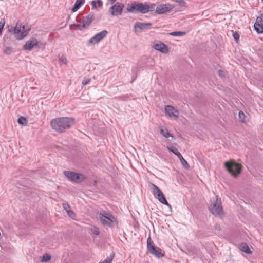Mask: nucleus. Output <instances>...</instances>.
Listing matches in <instances>:
<instances>
[{
    "label": "nucleus",
    "mask_w": 263,
    "mask_h": 263,
    "mask_svg": "<svg viewBox=\"0 0 263 263\" xmlns=\"http://www.w3.org/2000/svg\"><path fill=\"white\" fill-rule=\"evenodd\" d=\"M74 119L71 117H59L52 119L50 125L56 132L63 133L70 128L74 124Z\"/></svg>",
    "instance_id": "1"
},
{
    "label": "nucleus",
    "mask_w": 263,
    "mask_h": 263,
    "mask_svg": "<svg viewBox=\"0 0 263 263\" xmlns=\"http://www.w3.org/2000/svg\"><path fill=\"white\" fill-rule=\"evenodd\" d=\"M31 28L27 27L25 25H22L17 22L15 27H10L8 31L13 34L15 38L17 40L24 39L29 33Z\"/></svg>",
    "instance_id": "2"
},
{
    "label": "nucleus",
    "mask_w": 263,
    "mask_h": 263,
    "mask_svg": "<svg viewBox=\"0 0 263 263\" xmlns=\"http://www.w3.org/2000/svg\"><path fill=\"white\" fill-rule=\"evenodd\" d=\"M99 217L104 226L113 228L118 225V221L117 218L110 213L105 210L101 211Z\"/></svg>",
    "instance_id": "3"
},
{
    "label": "nucleus",
    "mask_w": 263,
    "mask_h": 263,
    "mask_svg": "<svg viewBox=\"0 0 263 263\" xmlns=\"http://www.w3.org/2000/svg\"><path fill=\"white\" fill-rule=\"evenodd\" d=\"M227 171L234 178H237L241 173L242 165L234 160L226 161L224 163Z\"/></svg>",
    "instance_id": "4"
},
{
    "label": "nucleus",
    "mask_w": 263,
    "mask_h": 263,
    "mask_svg": "<svg viewBox=\"0 0 263 263\" xmlns=\"http://www.w3.org/2000/svg\"><path fill=\"white\" fill-rule=\"evenodd\" d=\"M147 252L155 256L158 258H162L165 255V251L160 248L156 246L150 236L147 239Z\"/></svg>",
    "instance_id": "5"
},
{
    "label": "nucleus",
    "mask_w": 263,
    "mask_h": 263,
    "mask_svg": "<svg viewBox=\"0 0 263 263\" xmlns=\"http://www.w3.org/2000/svg\"><path fill=\"white\" fill-rule=\"evenodd\" d=\"M151 191L155 196L160 202L166 205L170 210L172 209L171 205L167 201L162 191L155 184L152 183Z\"/></svg>",
    "instance_id": "6"
},
{
    "label": "nucleus",
    "mask_w": 263,
    "mask_h": 263,
    "mask_svg": "<svg viewBox=\"0 0 263 263\" xmlns=\"http://www.w3.org/2000/svg\"><path fill=\"white\" fill-rule=\"evenodd\" d=\"M63 173L70 181L74 183L82 182L85 179L83 175L76 172L65 171Z\"/></svg>",
    "instance_id": "7"
},
{
    "label": "nucleus",
    "mask_w": 263,
    "mask_h": 263,
    "mask_svg": "<svg viewBox=\"0 0 263 263\" xmlns=\"http://www.w3.org/2000/svg\"><path fill=\"white\" fill-rule=\"evenodd\" d=\"M95 20V14L93 12H90L88 15L84 17L82 20V24H74V26L79 30H82L84 29L87 28Z\"/></svg>",
    "instance_id": "8"
},
{
    "label": "nucleus",
    "mask_w": 263,
    "mask_h": 263,
    "mask_svg": "<svg viewBox=\"0 0 263 263\" xmlns=\"http://www.w3.org/2000/svg\"><path fill=\"white\" fill-rule=\"evenodd\" d=\"M210 212L214 215L219 216L223 213L221 199L216 197V200L211 204L209 208Z\"/></svg>",
    "instance_id": "9"
},
{
    "label": "nucleus",
    "mask_w": 263,
    "mask_h": 263,
    "mask_svg": "<svg viewBox=\"0 0 263 263\" xmlns=\"http://www.w3.org/2000/svg\"><path fill=\"white\" fill-rule=\"evenodd\" d=\"M124 5L123 3L116 2L109 9V12L113 16L121 15L122 13Z\"/></svg>",
    "instance_id": "10"
},
{
    "label": "nucleus",
    "mask_w": 263,
    "mask_h": 263,
    "mask_svg": "<svg viewBox=\"0 0 263 263\" xmlns=\"http://www.w3.org/2000/svg\"><path fill=\"white\" fill-rule=\"evenodd\" d=\"M174 8V6L169 3L165 4H160L156 8L155 13L157 14H164L170 12Z\"/></svg>",
    "instance_id": "11"
},
{
    "label": "nucleus",
    "mask_w": 263,
    "mask_h": 263,
    "mask_svg": "<svg viewBox=\"0 0 263 263\" xmlns=\"http://www.w3.org/2000/svg\"><path fill=\"white\" fill-rule=\"evenodd\" d=\"M152 25L151 23L137 22L134 26L133 31L135 33H138L140 32L141 30L150 29Z\"/></svg>",
    "instance_id": "12"
},
{
    "label": "nucleus",
    "mask_w": 263,
    "mask_h": 263,
    "mask_svg": "<svg viewBox=\"0 0 263 263\" xmlns=\"http://www.w3.org/2000/svg\"><path fill=\"white\" fill-rule=\"evenodd\" d=\"M108 31L106 30H103L95 35L92 37L88 40L89 44H95L99 43L101 40L106 36Z\"/></svg>",
    "instance_id": "13"
},
{
    "label": "nucleus",
    "mask_w": 263,
    "mask_h": 263,
    "mask_svg": "<svg viewBox=\"0 0 263 263\" xmlns=\"http://www.w3.org/2000/svg\"><path fill=\"white\" fill-rule=\"evenodd\" d=\"M38 45L37 40L35 37H32L26 41L25 44L23 46V49L26 51H31L33 48H36Z\"/></svg>",
    "instance_id": "14"
},
{
    "label": "nucleus",
    "mask_w": 263,
    "mask_h": 263,
    "mask_svg": "<svg viewBox=\"0 0 263 263\" xmlns=\"http://www.w3.org/2000/svg\"><path fill=\"white\" fill-rule=\"evenodd\" d=\"M139 7L140 3H137L135 1H133L130 4H127L126 11L128 13H140Z\"/></svg>",
    "instance_id": "15"
},
{
    "label": "nucleus",
    "mask_w": 263,
    "mask_h": 263,
    "mask_svg": "<svg viewBox=\"0 0 263 263\" xmlns=\"http://www.w3.org/2000/svg\"><path fill=\"white\" fill-rule=\"evenodd\" d=\"M154 48L155 49L165 54L168 53L170 51L168 46L161 41L156 42L154 45Z\"/></svg>",
    "instance_id": "16"
},
{
    "label": "nucleus",
    "mask_w": 263,
    "mask_h": 263,
    "mask_svg": "<svg viewBox=\"0 0 263 263\" xmlns=\"http://www.w3.org/2000/svg\"><path fill=\"white\" fill-rule=\"evenodd\" d=\"M165 112L166 114L168 115L170 117L173 116L175 118H177L178 117V111L175 109V108L171 105H167L165 106Z\"/></svg>",
    "instance_id": "17"
},
{
    "label": "nucleus",
    "mask_w": 263,
    "mask_h": 263,
    "mask_svg": "<svg viewBox=\"0 0 263 263\" xmlns=\"http://www.w3.org/2000/svg\"><path fill=\"white\" fill-rule=\"evenodd\" d=\"M160 133L165 138L172 137L175 138L174 136L170 133L167 128H164L162 126L160 127Z\"/></svg>",
    "instance_id": "18"
},
{
    "label": "nucleus",
    "mask_w": 263,
    "mask_h": 263,
    "mask_svg": "<svg viewBox=\"0 0 263 263\" xmlns=\"http://www.w3.org/2000/svg\"><path fill=\"white\" fill-rule=\"evenodd\" d=\"M254 28L257 33H263V24L256 21L254 25Z\"/></svg>",
    "instance_id": "19"
},
{
    "label": "nucleus",
    "mask_w": 263,
    "mask_h": 263,
    "mask_svg": "<svg viewBox=\"0 0 263 263\" xmlns=\"http://www.w3.org/2000/svg\"><path fill=\"white\" fill-rule=\"evenodd\" d=\"M85 3V0H77L71 10L73 12H76Z\"/></svg>",
    "instance_id": "20"
},
{
    "label": "nucleus",
    "mask_w": 263,
    "mask_h": 263,
    "mask_svg": "<svg viewBox=\"0 0 263 263\" xmlns=\"http://www.w3.org/2000/svg\"><path fill=\"white\" fill-rule=\"evenodd\" d=\"M240 249L247 254H251L252 252L248 245L245 243H242L240 245Z\"/></svg>",
    "instance_id": "21"
},
{
    "label": "nucleus",
    "mask_w": 263,
    "mask_h": 263,
    "mask_svg": "<svg viewBox=\"0 0 263 263\" xmlns=\"http://www.w3.org/2000/svg\"><path fill=\"white\" fill-rule=\"evenodd\" d=\"M177 157L179 159L183 166L186 169L189 168L190 166L187 162L184 159L182 155L181 154H179V155H178Z\"/></svg>",
    "instance_id": "22"
},
{
    "label": "nucleus",
    "mask_w": 263,
    "mask_h": 263,
    "mask_svg": "<svg viewBox=\"0 0 263 263\" xmlns=\"http://www.w3.org/2000/svg\"><path fill=\"white\" fill-rule=\"evenodd\" d=\"M139 10H140V13H141L143 14L147 13V4L140 3Z\"/></svg>",
    "instance_id": "23"
},
{
    "label": "nucleus",
    "mask_w": 263,
    "mask_h": 263,
    "mask_svg": "<svg viewBox=\"0 0 263 263\" xmlns=\"http://www.w3.org/2000/svg\"><path fill=\"white\" fill-rule=\"evenodd\" d=\"M115 255V253L112 252L109 256L107 257L104 261L99 263H111Z\"/></svg>",
    "instance_id": "24"
},
{
    "label": "nucleus",
    "mask_w": 263,
    "mask_h": 263,
    "mask_svg": "<svg viewBox=\"0 0 263 263\" xmlns=\"http://www.w3.org/2000/svg\"><path fill=\"white\" fill-rule=\"evenodd\" d=\"M17 122L22 125H26L27 124V120L26 118L23 116H21L17 120Z\"/></svg>",
    "instance_id": "25"
},
{
    "label": "nucleus",
    "mask_w": 263,
    "mask_h": 263,
    "mask_svg": "<svg viewBox=\"0 0 263 263\" xmlns=\"http://www.w3.org/2000/svg\"><path fill=\"white\" fill-rule=\"evenodd\" d=\"M13 52V48L11 46H6L4 48L3 52L6 55H10Z\"/></svg>",
    "instance_id": "26"
},
{
    "label": "nucleus",
    "mask_w": 263,
    "mask_h": 263,
    "mask_svg": "<svg viewBox=\"0 0 263 263\" xmlns=\"http://www.w3.org/2000/svg\"><path fill=\"white\" fill-rule=\"evenodd\" d=\"M167 149L170 152L176 155L177 156L180 154L177 148H176L174 146H167Z\"/></svg>",
    "instance_id": "27"
},
{
    "label": "nucleus",
    "mask_w": 263,
    "mask_h": 263,
    "mask_svg": "<svg viewBox=\"0 0 263 263\" xmlns=\"http://www.w3.org/2000/svg\"><path fill=\"white\" fill-rule=\"evenodd\" d=\"M185 34V32L182 31H174L169 33L170 35L173 36H181L184 35Z\"/></svg>",
    "instance_id": "28"
},
{
    "label": "nucleus",
    "mask_w": 263,
    "mask_h": 263,
    "mask_svg": "<svg viewBox=\"0 0 263 263\" xmlns=\"http://www.w3.org/2000/svg\"><path fill=\"white\" fill-rule=\"evenodd\" d=\"M51 259V255L49 254H45L42 257L41 261L43 262H47Z\"/></svg>",
    "instance_id": "29"
},
{
    "label": "nucleus",
    "mask_w": 263,
    "mask_h": 263,
    "mask_svg": "<svg viewBox=\"0 0 263 263\" xmlns=\"http://www.w3.org/2000/svg\"><path fill=\"white\" fill-rule=\"evenodd\" d=\"M4 45H6V44L9 45L12 43L15 44V41H12V40L11 41L10 38L9 37H8V36H7L6 35H5L4 36Z\"/></svg>",
    "instance_id": "30"
},
{
    "label": "nucleus",
    "mask_w": 263,
    "mask_h": 263,
    "mask_svg": "<svg viewBox=\"0 0 263 263\" xmlns=\"http://www.w3.org/2000/svg\"><path fill=\"white\" fill-rule=\"evenodd\" d=\"M156 4L154 3H151L150 4H147V12L153 11L155 9Z\"/></svg>",
    "instance_id": "31"
},
{
    "label": "nucleus",
    "mask_w": 263,
    "mask_h": 263,
    "mask_svg": "<svg viewBox=\"0 0 263 263\" xmlns=\"http://www.w3.org/2000/svg\"><path fill=\"white\" fill-rule=\"evenodd\" d=\"M232 36L234 39V40L238 42L239 40V34L237 32H234L233 31H232Z\"/></svg>",
    "instance_id": "32"
},
{
    "label": "nucleus",
    "mask_w": 263,
    "mask_h": 263,
    "mask_svg": "<svg viewBox=\"0 0 263 263\" xmlns=\"http://www.w3.org/2000/svg\"><path fill=\"white\" fill-rule=\"evenodd\" d=\"M246 116L244 113L242 111H239V119L243 122H245V118Z\"/></svg>",
    "instance_id": "33"
},
{
    "label": "nucleus",
    "mask_w": 263,
    "mask_h": 263,
    "mask_svg": "<svg viewBox=\"0 0 263 263\" xmlns=\"http://www.w3.org/2000/svg\"><path fill=\"white\" fill-rule=\"evenodd\" d=\"M67 213L68 216L72 219H74V217H76V214L71 209L69 211H67Z\"/></svg>",
    "instance_id": "34"
},
{
    "label": "nucleus",
    "mask_w": 263,
    "mask_h": 263,
    "mask_svg": "<svg viewBox=\"0 0 263 263\" xmlns=\"http://www.w3.org/2000/svg\"><path fill=\"white\" fill-rule=\"evenodd\" d=\"M5 24V21L4 18H2L0 21V30H3Z\"/></svg>",
    "instance_id": "35"
},
{
    "label": "nucleus",
    "mask_w": 263,
    "mask_h": 263,
    "mask_svg": "<svg viewBox=\"0 0 263 263\" xmlns=\"http://www.w3.org/2000/svg\"><path fill=\"white\" fill-rule=\"evenodd\" d=\"M63 207L66 212H67V211L70 210L71 209L70 205L67 203H63Z\"/></svg>",
    "instance_id": "36"
},
{
    "label": "nucleus",
    "mask_w": 263,
    "mask_h": 263,
    "mask_svg": "<svg viewBox=\"0 0 263 263\" xmlns=\"http://www.w3.org/2000/svg\"><path fill=\"white\" fill-rule=\"evenodd\" d=\"M218 74L221 78H225L226 77L225 72H224V71L223 70H219L218 71Z\"/></svg>",
    "instance_id": "37"
},
{
    "label": "nucleus",
    "mask_w": 263,
    "mask_h": 263,
    "mask_svg": "<svg viewBox=\"0 0 263 263\" xmlns=\"http://www.w3.org/2000/svg\"><path fill=\"white\" fill-rule=\"evenodd\" d=\"M59 61L61 62H62V63H64L65 64H66L67 62V59H66V57H63V56H62L60 58Z\"/></svg>",
    "instance_id": "38"
},
{
    "label": "nucleus",
    "mask_w": 263,
    "mask_h": 263,
    "mask_svg": "<svg viewBox=\"0 0 263 263\" xmlns=\"http://www.w3.org/2000/svg\"><path fill=\"white\" fill-rule=\"evenodd\" d=\"M256 21L263 24V13L260 16H258L256 18Z\"/></svg>",
    "instance_id": "39"
},
{
    "label": "nucleus",
    "mask_w": 263,
    "mask_h": 263,
    "mask_svg": "<svg viewBox=\"0 0 263 263\" xmlns=\"http://www.w3.org/2000/svg\"><path fill=\"white\" fill-rule=\"evenodd\" d=\"M90 79H86L82 81V84L83 85H85L88 84L90 83Z\"/></svg>",
    "instance_id": "40"
},
{
    "label": "nucleus",
    "mask_w": 263,
    "mask_h": 263,
    "mask_svg": "<svg viewBox=\"0 0 263 263\" xmlns=\"http://www.w3.org/2000/svg\"><path fill=\"white\" fill-rule=\"evenodd\" d=\"M96 4H97L96 0H93V1H91V6H92L93 9L97 8Z\"/></svg>",
    "instance_id": "41"
},
{
    "label": "nucleus",
    "mask_w": 263,
    "mask_h": 263,
    "mask_svg": "<svg viewBox=\"0 0 263 263\" xmlns=\"http://www.w3.org/2000/svg\"><path fill=\"white\" fill-rule=\"evenodd\" d=\"M97 3L98 4V6L99 7H102L103 5V2L101 0H96Z\"/></svg>",
    "instance_id": "42"
},
{
    "label": "nucleus",
    "mask_w": 263,
    "mask_h": 263,
    "mask_svg": "<svg viewBox=\"0 0 263 263\" xmlns=\"http://www.w3.org/2000/svg\"><path fill=\"white\" fill-rule=\"evenodd\" d=\"M93 234L98 235L99 234L100 231L98 228H95V230L92 232Z\"/></svg>",
    "instance_id": "43"
},
{
    "label": "nucleus",
    "mask_w": 263,
    "mask_h": 263,
    "mask_svg": "<svg viewBox=\"0 0 263 263\" xmlns=\"http://www.w3.org/2000/svg\"><path fill=\"white\" fill-rule=\"evenodd\" d=\"M37 43H38V45L37 46H36V48H41L42 46H44V44H43L42 42H39L37 41Z\"/></svg>",
    "instance_id": "44"
},
{
    "label": "nucleus",
    "mask_w": 263,
    "mask_h": 263,
    "mask_svg": "<svg viewBox=\"0 0 263 263\" xmlns=\"http://www.w3.org/2000/svg\"><path fill=\"white\" fill-rule=\"evenodd\" d=\"M138 67H136L132 69V72L134 73H136L138 71Z\"/></svg>",
    "instance_id": "45"
},
{
    "label": "nucleus",
    "mask_w": 263,
    "mask_h": 263,
    "mask_svg": "<svg viewBox=\"0 0 263 263\" xmlns=\"http://www.w3.org/2000/svg\"><path fill=\"white\" fill-rule=\"evenodd\" d=\"M76 21L78 23V24H82V21H81V19H79L78 18H76Z\"/></svg>",
    "instance_id": "46"
},
{
    "label": "nucleus",
    "mask_w": 263,
    "mask_h": 263,
    "mask_svg": "<svg viewBox=\"0 0 263 263\" xmlns=\"http://www.w3.org/2000/svg\"><path fill=\"white\" fill-rule=\"evenodd\" d=\"M108 1L110 2L111 4H113L116 1V0H108Z\"/></svg>",
    "instance_id": "47"
},
{
    "label": "nucleus",
    "mask_w": 263,
    "mask_h": 263,
    "mask_svg": "<svg viewBox=\"0 0 263 263\" xmlns=\"http://www.w3.org/2000/svg\"><path fill=\"white\" fill-rule=\"evenodd\" d=\"M2 31H3V30H1V31H0V35H1L2 34Z\"/></svg>",
    "instance_id": "48"
},
{
    "label": "nucleus",
    "mask_w": 263,
    "mask_h": 263,
    "mask_svg": "<svg viewBox=\"0 0 263 263\" xmlns=\"http://www.w3.org/2000/svg\"><path fill=\"white\" fill-rule=\"evenodd\" d=\"M262 2H263V0H261Z\"/></svg>",
    "instance_id": "49"
}]
</instances>
